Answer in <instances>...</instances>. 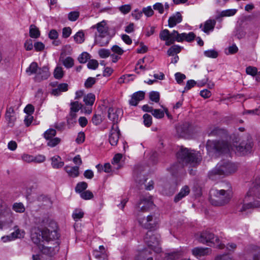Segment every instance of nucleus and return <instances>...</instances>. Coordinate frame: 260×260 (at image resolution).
<instances>
[{"mask_svg": "<svg viewBox=\"0 0 260 260\" xmlns=\"http://www.w3.org/2000/svg\"><path fill=\"white\" fill-rule=\"evenodd\" d=\"M253 143L251 139L243 141L238 146L235 147V150L226 141H210L207 142L206 148L208 151L215 150L217 153H227L232 150L236 151L240 155H245L252 151Z\"/></svg>", "mask_w": 260, "mask_h": 260, "instance_id": "nucleus-1", "label": "nucleus"}, {"mask_svg": "<svg viewBox=\"0 0 260 260\" xmlns=\"http://www.w3.org/2000/svg\"><path fill=\"white\" fill-rule=\"evenodd\" d=\"M153 205L152 199L150 196L142 198L137 205L138 213L137 219L139 224L143 228L151 229L154 228L158 223V219L154 215H149L146 217H142L140 212H146Z\"/></svg>", "mask_w": 260, "mask_h": 260, "instance_id": "nucleus-2", "label": "nucleus"}, {"mask_svg": "<svg viewBox=\"0 0 260 260\" xmlns=\"http://www.w3.org/2000/svg\"><path fill=\"white\" fill-rule=\"evenodd\" d=\"M177 156L178 160L182 164H189L193 167L199 165L202 159L199 153L186 148H181Z\"/></svg>", "mask_w": 260, "mask_h": 260, "instance_id": "nucleus-3", "label": "nucleus"}, {"mask_svg": "<svg viewBox=\"0 0 260 260\" xmlns=\"http://www.w3.org/2000/svg\"><path fill=\"white\" fill-rule=\"evenodd\" d=\"M254 197L260 199V184L254 185L249 189L243 200V205L239 209V211L243 212L249 209L260 208L259 201H254L252 203L250 202L254 199Z\"/></svg>", "mask_w": 260, "mask_h": 260, "instance_id": "nucleus-4", "label": "nucleus"}, {"mask_svg": "<svg viewBox=\"0 0 260 260\" xmlns=\"http://www.w3.org/2000/svg\"><path fill=\"white\" fill-rule=\"evenodd\" d=\"M232 196L230 189H212L210 191V202L214 206H222L229 202Z\"/></svg>", "mask_w": 260, "mask_h": 260, "instance_id": "nucleus-5", "label": "nucleus"}, {"mask_svg": "<svg viewBox=\"0 0 260 260\" xmlns=\"http://www.w3.org/2000/svg\"><path fill=\"white\" fill-rule=\"evenodd\" d=\"M237 170V166L234 163L227 161L218 164L215 168L209 173V177L213 179V176L215 175H228L235 172Z\"/></svg>", "mask_w": 260, "mask_h": 260, "instance_id": "nucleus-6", "label": "nucleus"}, {"mask_svg": "<svg viewBox=\"0 0 260 260\" xmlns=\"http://www.w3.org/2000/svg\"><path fill=\"white\" fill-rule=\"evenodd\" d=\"M198 241L203 244H206L208 245H213L219 248H223L224 245L220 242L218 238L215 237L214 235L209 231L202 232L198 238Z\"/></svg>", "mask_w": 260, "mask_h": 260, "instance_id": "nucleus-7", "label": "nucleus"}, {"mask_svg": "<svg viewBox=\"0 0 260 260\" xmlns=\"http://www.w3.org/2000/svg\"><path fill=\"white\" fill-rule=\"evenodd\" d=\"M160 236L154 234L152 231L147 232L144 237V241L148 245L149 249L153 250L156 253L161 252V248L159 246Z\"/></svg>", "mask_w": 260, "mask_h": 260, "instance_id": "nucleus-8", "label": "nucleus"}, {"mask_svg": "<svg viewBox=\"0 0 260 260\" xmlns=\"http://www.w3.org/2000/svg\"><path fill=\"white\" fill-rule=\"evenodd\" d=\"M52 244L53 246L40 245L39 246V249L42 253L50 256H53L59 250V241H56L52 243Z\"/></svg>", "mask_w": 260, "mask_h": 260, "instance_id": "nucleus-9", "label": "nucleus"}, {"mask_svg": "<svg viewBox=\"0 0 260 260\" xmlns=\"http://www.w3.org/2000/svg\"><path fill=\"white\" fill-rule=\"evenodd\" d=\"M159 38L161 40L166 41L167 46H170L176 41V34H174V30L170 33L169 30L165 29L160 31Z\"/></svg>", "mask_w": 260, "mask_h": 260, "instance_id": "nucleus-10", "label": "nucleus"}, {"mask_svg": "<svg viewBox=\"0 0 260 260\" xmlns=\"http://www.w3.org/2000/svg\"><path fill=\"white\" fill-rule=\"evenodd\" d=\"M108 113V118L113 122V124L116 125L122 115V111L120 108L110 107Z\"/></svg>", "mask_w": 260, "mask_h": 260, "instance_id": "nucleus-11", "label": "nucleus"}, {"mask_svg": "<svg viewBox=\"0 0 260 260\" xmlns=\"http://www.w3.org/2000/svg\"><path fill=\"white\" fill-rule=\"evenodd\" d=\"M43 240L48 243L52 242V243L59 241V235L56 231H50L47 229L42 230Z\"/></svg>", "mask_w": 260, "mask_h": 260, "instance_id": "nucleus-12", "label": "nucleus"}, {"mask_svg": "<svg viewBox=\"0 0 260 260\" xmlns=\"http://www.w3.org/2000/svg\"><path fill=\"white\" fill-rule=\"evenodd\" d=\"M12 213L7 204L3 200L0 199V218L2 217H11ZM4 223L0 220V229H3Z\"/></svg>", "mask_w": 260, "mask_h": 260, "instance_id": "nucleus-13", "label": "nucleus"}, {"mask_svg": "<svg viewBox=\"0 0 260 260\" xmlns=\"http://www.w3.org/2000/svg\"><path fill=\"white\" fill-rule=\"evenodd\" d=\"M192 126L188 123H185L176 127L177 134L180 137H186L191 134Z\"/></svg>", "mask_w": 260, "mask_h": 260, "instance_id": "nucleus-14", "label": "nucleus"}, {"mask_svg": "<svg viewBox=\"0 0 260 260\" xmlns=\"http://www.w3.org/2000/svg\"><path fill=\"white\" fill-rule=\"evenodd\" d=\"M31 240L38 247L42 245L41 242L44 241L42 237V231L39 228H33L31 230Z\"/></svg>", "mask_w": 260, "mask_h": 260, "instance_id": "nucleus-15", "label": "nucleus"}, {"mask_svg": "<svg viewBox=\"0 0 260 260\" xmlns=\"http://www.w3.org/2000/svg\"><path fill=\"white\" fill-rule=\"evenodd\" d=\"M120 135V131L117 125L113 124L110 132L109 141L112 146L117 144Z\"/></svg>", "mask_w": 260, "mask_h": 260, "instance_id": "nucleus-16", "label": "nucleus"}, {"mask_svg": "<svg viewBox=\"0 0 260 260\" xmlns=\"http://www.w3.org/2000/svg\"><path fill=\"white\" fill-rule=\"evenodd\" d=\"M174 34H176V41L178 42H181L184 40L190 42L193 41L196 37L193 32H189L188 34L185 32L179 34L177 31L174 30Z\"/></svg>", "mask_w": 260, "mask_h": 260, "instance_id": "nucleus-17", "label": "nucleus"}, {"mask_svg": "<svg viewBox=\"0 0 260 260\" xmlns=\"http://www.w3.org/2000/svg\"><path fill=\"white\" fill-rule=\"evenodd\" d=\"M50 76L49 69L46 66L40 68L37 74L35 77V80L37 82H40L46 80Z\"/></svg>", "mask_w": 260, "mask_h": 260, "instance_id": "nucleus-18", "label": "nucleus"}, {"mask_svg": "<svg viewBox=\"0 0 260 260\" xmlns=\"http://www.w3.org/2000/svg\"><path fill=\"white\" fill-rule=\"evenodd\" d=\"M192 254L197 258L209 255L211 253V250L209 248H203L197 247L191 250Z\"/></svg>", "mask_w": 260, "mask_h": 260, "instance_id": "nucleus-19", "label": "nucleus"}, {"mask_svg": "<svg viewBox=\"0 0 260 260\" xmlns=\"http://www.w3.org/2000/svg\"><path fill=\"white\" fill-rule=\"evenodd\" d=\"M110 39V34L95 35L94 44L99 46H106L109 44Z\"/></svg>", "mask_w": 260, "mask_h": 260, "instance_id": "nucleus-20", "label": "nucleus"}, {"mask_svg": "<svg viewBox=\"0 0 260 260\" xmlns=\"http://www.w3.org/2000/svg\"><path fill=\"white\" fill-rule=\"evenodd\" d=\"M92 28H96L98 34L95 35L109 34V28L106 21L105 20L98 23L96 25L92 26Z\"/></svg>", "mask_w": 260, "mask_h": 260, "instance_id": "nucleus-21", "label": "nucleus"}, {"mask_svg": "<svg viewBox=\"0 0 260 260\" xmlns=\"http://www.w3.org/2000/svg\"><path fill=\"white\" fill-rule=\"evenodd\" d=\"M216 21L215 20L209 19L206 21L203 25H200V28L206 34H209L210 31H212L216 25Z\"/></svg>", "mask_w": 260, "mask_h": 260, "instance_id": "nucleus-22", "label": "nucleus"}, {"mask_svg": "<svg viewBox=\"0 0 260 260\" xmlns=\"http://www.w3.org/2000/svg\"><path fill=\"white\" fill-rule=\"evenodd\" d=\"M145 94V92L142 91L135 92L132 95L131 99L129 101V104L132 106H137L140 101L144 99Z\"/></svg>", "mask_w": 260, "mask_h": 260, "instance_id": "nucleus-23", "label": "nucleus"}, {"mask_svg": "<svg viewBox=\"0 0 260 260\" xmlns=\"http://www.w3.org/2000/svg\"><path fill=\"white\" fill-rule=\"evenodd\" d=\"M6 119L8 122V126L11 127H13L16 118L15 117L14 110L12 107H10L7 109L6 113Z\"/></svg>", "mask_w": 260, "mask_h": 260, "instance_id": "nucleus-24", "label": "nucleus"}, {"mask_svg": "<svg viewBox=\"0 0 260 260\" xmlns=\"http://www.w3.org/2000/svg\"><path fill=\"white\" fill-rule=\"evenodd\" d=\"M13 229L14 231L11 234L14 240L17 239H22L24 237L25 232L23 229H20L18 225H15Z\"/></svg>", "mask_w": 260, "mask_h": 260, "instance_id": "nucleus-25", "label": "nucleus"}, {"mask_svg": "<svg viewBox=\"0 0 260 260\" xmlns=\"http://www.w3.org/2000/svg\"><path fill=\"white\" fill-rule=\"evenodd\" d=\"M64 170L70 177L76 178L79 175V167L78 166H66L64 167Z\"/></svg>", "mask_w": 260, "mask_h": 260, "instance_id": "nucleus-26", "label": "nucleus"}, {"mask_svg": "<svg viewBox=\"0 0 260 260\" xmlns=\"http://www.w3.org/2000/svg\"><path fill=\"white\" fill-rule=\"evenodd\" d=\"M182 18L179 12L176 13L175 15L169 17L168 20V25L170 27H173L177 24L182 21Z\"/></svg>", "mask_w": 260, "mask_h": 260, "instance_id": "nucleus-27", "label": "nucleus"}, {"mask_svg": "<svg viewBox=\"0 0 260 260\" xmlns=\"http://www.w3.org/2000/svg\"><path fill=\"white\" fill-rule=\"evenodd\" d=\"M190 192V188L187 185L183 186L179 192L176 195L174 198V201L175 202L177 203L180 201L182 199L187 196Z\"/></svg>", "mask_w": 260, "mask_h": 260, "instance_id": "nucleus-28", "label": "nucleus"}, {"mask_svg": "<svg viewBox=\"0 0 260 260\" xmlns=\"http://www.w3.org/2000/svg\"><path fill=\"white\" fill-rule=\"evenodd\" d=\"M64 165V162L61 161V158L58 155H55L51 158V166L54 169H60Z\"/></svg>", "mask_w": 260, "mask_h": 260, "instance_id": "nucleus-29", "label": "nucleus"}, {"mask_svg": "<svg viewBox=\"0 0 260 260\" xmlns=\"http://www.w3.org/2000/svg\"><path fill=\"white\" fill-rule=\"evenodd\" d=\"M29 34L31 38L37 39L40 36V31L35 25L31 24L29 26Z\"/></svg>", "mask_w": 260, "mask_h": 260, "instance_id": "nucleus-30", "label": "nucleus"}, {"mask_svg": "<svg viewBox=\"0 0 260 260\" xmlns=\"http://www.w3.org/2000/svg\"><path fill=\"white\" fill-rule=\"evenodd\" d=\"M151 254V252L148 249H145L141 251L138 256L137 260H153L152 256L148 257V255Z\"/></svg>", "mask_w": 260, "mask_h": 260, "instance_id": "nucleus-31", "label": "nucleus"}, {"mask_svg": "<svg viewBox=\"0 0 260 260\" xmlns=\"http://www.w3.org/2000/svg\"><path fill=\"white\" fill-rule=\"evenodd\" d=\"M39 68L38 64L36 62H32L30 63L28 68L26 69V72L29 76L34 74L36 75Z\"/></svg>", "mask_w": 260, "mask_h": 260, "instance_id": "nucleus-32", "label": "nucleus"}, {"mask_svg": "<svg viewBox=\"0 0 260 260\" xmlns=\"http://www.w3.org/2000/svg\"><path fill=\"white\" fill-rule=\"evenodd\" d=\"M95 97L94 94L90 93L84 96L83 101L87 106H92L95 101Z\"/></svg>", "mask_w": 260, "mask_h": 260, "instance_id": "nucleus-33", "label": "nucleus"}, {"mask_svg": "<svg viewBox=\"0 0 260 260\" xmlns=\"http://www.w3.org/2000/svg\"><path fill=\"white\" fill-rule=\"evenodd\" d=\"M12 209L17 213H22L25 210V208L22 203H15L12 206Z\"/></svg>", "mask_w": 260, "mask_h": 260, "instance_id": "nucleus-34", "label": "nucleus"}, {"mask_svg": "<svg viewBox=\"0 0 260 260\" xmlns=\"http://www.w3.org/2000/svg\"><path fill=\"white\" fill-rule=\"evenodd\" d=\"M181 47L178 45H173L168 50L167 53L169 56H174L181 51Z\"/></svg>", "mask_w": 260, "mask_h": 260, "instance_id": "nucleus-35", "label": "nucleus"}, {"mask_svg": "<svg viewBox=\"0 0 260 260\" xmlns=\"http://www.w3.org/2000/svg\"><path fill=\"white\" fill-rule=\"evenodd\" d=\"M75 41L78 43L81 44L84 41V34L83 31L80 30L77 32L74 36Z\"/></svg>", "mask_w": 260, "mask_h": 260, "instance_id": "nucleus-36", "label": "nucleus"}, {"mask_svg": "<svg viewBox=\"0 0 260 260\" xmlns=\"http://www.w3.org/2000/svg\"><path fill=\"white\" fill-rule=\"evenodd\" d=\"M237 10L235 9H228L222 11L220 14V17H230L234 16L237 12Z\"/></svg>", "mask_w": 260, "mask_h": 260, "instance_id": "nucleus-37", "label": "nucleus"}, {"mask_svg": "<svg viewBox=\"0 0 260 260\" xmlns=\"http://www.w3.org/2000/svg\"><path fill=\"white\" fill-rule=\"evenodd\" d=\"M56 134V131L55 129L50 128L47 130L44 134V138L48 140L53 138Z\"/></svg>", "mask_w": 260, "mask_h": 260, "instance_id": "nucleus-38", "label": "nucleus"}, {"mask_svg": "<svg viewBox=\"0 0 260 260\" xmlns=\"http://www.w3.org/2000/svg\"><path fill=\"white\" fill-rule=\"evenodd\" d=\"M53 74L55 79H60L63 77L64 75L62 68L60 67H57L54 71Z\"/></svg>", "mask_w": 260, "mask_h": 260, "instance_id": "nucleus-39", "label": "nucleus"}, {"mask_svg": "<svg viewBox=\"0 0 260 260\" xmlns=\"http://www.w3.org/2000/svg\"><path fill=\"white\" fill-rule=\"evenodd\" d=\"M84 212L81 209H75L72 214V217L75 221H78L83 217Z\"/></svg>", "mask_w": 260, "mask_h": 260, "instance_id": "nucleus-40", "label": "nucleus"}, {"mask_svg": "<svg viewBox=\"0 0 260 260\" xmlns=\"http://www.w3.org/2000/svg\"><path fill=\"white\" fill-rule=\"evenodd\" d=\"M87 187V184L85 182H81L78 183L76 187L75 190L77 192L81 193L83 192Z\"/></svg>", "mask_w": 260, "mask_h": 260, "instance_id": "nucleus-41", "label": "nucleus"}, {"mask_svg": "<svg viewBox=\"0 0 260 260\" xmlns=\"http://www.w3.org/2000/svg\"><path fill=\"white\" fill-rule=\"evenodd\" d=\"M71 111L74 112L79 111L82 107V105L79 103L78 101H75L71 103Z\"/></svg>", "mask_w": 260, "mask_h": 260, "instance_id": "nucleus-42", "label": "nucleus"}, {"mask_svg": "<svg viewBox=\"0 0 260 260\" xmlns=\"http://www.w3.org/2000/svg\"><path fill=\"white\" fill-rule=\"evenodd\" d=\"M90 59V55L87 52H83L78 57V61L81 63L86 62Z\"/></svg>", "mask_w": 260, "mask_h": 260, "instance_id": "nucleus-43", "label": "nucleus"}, {"mask_svg": "<svg viewBox=\"0 0 260 260\" xmlns=\"http://www.w3.org/2000/svg\"><path fill=\"white\" fill-rule=\"evenodd\" d=\"M63 66L67 68H71L74 66V60L71 57H67L62 61Z\"/></svg>", "mask_w": 260, "mask_h": 260, "instance_id": "nucleus-44", "label": "nucleus"}, {"mask_svg": "<svg viewBox=\"0 0 260 260\" xmlns=\"http://www.w3.org/2000/svg\"><path fill=\"white\" fill-rule=\"evenodd\" d=\"M204 55L207 57L212 58H215L217 57L218 53L215 50H208L204 51Z\"/></svg>", "mask_w": 260, "mask_h": 260, "instance_id": "nucleus-45", "label": "nucleus"}, {"mask_svg": "<svg viewBox=\"0 0 260 260\" xmlns=\"http://www.w3.org/2000/svg\"><path fill=\"white\" fill-rule=\"evenodd\" d=\"M98 54L101 58H105L111 54L110 50L106 49H101L98 51Z\"/></svg>", "mask_w": 260, "mask_h": 260, "instance_id": "nucleus-46", "label": "nucleus"}, {"mask_svg": "<svg viewBox=\"0 0 260 260\" xmlns=\"http://www.w3.org/2000/svg\"><path fill=\"white\" fill-rule=\"evenodd\" d=\"M152 115L157 119H160L164 117V111L160 109H153Z\"/></svg>", "mask_w": 260, "mask_h": 260, "instance_id": "nucleus-47", "label": "nucleus"}, {"mask_svg": "<svg viewBox=\"0 0 260 260\" xmlns=\"http://www.w3.org/2000/svg\"><path fill=\"white\" fill-rule=\"evenodd\" d=\"M131 9L132 7L129 4L122 5L118 8L119 11L123 14L128 13L131 11Z\"/></svg>", "mask_w": 260, "mask_h": 260, "instance_id": "nucleus-48", "label": "nucleus"}, {"mask_svg": "<svg viewBox=\"0 0 260 260\" xmlns=\"http://www.w3.org/2000/svg\"><path fill=\"white\" fill-rule=\"evenodd\" d=\"M238 51V47L235 44H233L227 48L225 53L226 55L233 54L237 53Z\"/></svg>", "mask_w": 260, "mask_h": 260, "instance_id": "nucleus-49", "label": "nucleus"}, {"mask_svg": "<svg viewBox=\"0 0 260 260\" xmlns=\"http://www.w3.org/2000/svg\"><path fill=\"white\" fill-rule=\"evenodd\" d=\"M143 122L147 127H149L152 124V117L150 115L145 114L143 115Z\"/></svg>", "mask_w": 260, "mask_h": 260, "instance_id": "nucleus-50", "label": "nucleus"}, {"mask_svg": "<svg viewBox=\"0 0 260 260\" xmlns=\"http://www.w3.org/2000/svg\"><path fill=\"white\" fill-rule=\"evenodd\" d=\"M149 98L151 101L158 103L159 101V93L157 91H151L149 93Z\"/></svg>", "mask_w": 260, "mask_h": 260, "instance_id": "nucleus-51", "label": "nucleus"}, {"mask_svg": "<svg viewBox=\"0 0 260 260\" xmlns=\"http://www.w3.org/2000/svg\"><path fill=\"white\" fill-rule=\"evenodd\" d=\"M246 73L248 75H250L252 76H256L257 74V69L256 67L249 66L246 69Z\"/></svg>", "mask_w": 260, "mask_h": 260, "instance_id": "nucleus-52", "label": "nucleus"}, {"mask_svg": "<svg viewBox=\"0 0 260 260\" xmlns=\"http://www.w3.org/2000/svg\"><path fill=\"white\" fill-rule=\"evenodd\" d=\"M60 142V139L59 138H52L49 140H48V142L47 143L48 146L53 147L59 144Z\"/></svg>", "mask_w": 260, "mask_h": 260, "instance_id": "nucleus-53", "label": "nucleus"}, {"mask_svg": "<svg viewBox=\"0 0 260 260\" xmlns=\"http://www.w3.org/2000/svg\"><path fill=\"white\" fill-rule=\"evenodd\" d=\"M79 16V12L78 11H72L69 13L68 19L70 21H75Z\"/></svg>", "mask_w": 260, "mask_h": 260, "instance_id": "nucleus-54", "label": "nucleus"}, {"mask_svg": "<svg viewBox=\"0 0 260 260\" xmlns=\"http://www.w3.org/2000/svg\"><path fill=\"white\" fill-rule=\"evenodd\" d=\"M96 82V79L93 77L88 78L84 83V86L86 88H90Z\"/></svg>", "mask_w": 260, "mask_h": 260, "instance_id": "nucleus-55", "label": "nucleus"}, {"mask_svg": "<svg viewBox=\"0 0 260 260\" xmlns=\"http://www.w3.org/2000/svg\"><path fill=\"white\" fill-rule=\"evenodd\" d=\"M80 197L84 200H90L93 197V195L90 191L86 190L81 192Z\"/></svg>", "mask_w": 260, "mask_h": 260, "instance_id": "nucleus-56", "label": "nucleus"}, {"mask_svg": "<svg viewBox=\"0 0 260 260\" xmlns=\"http://www.w3.org/2000/svg\"><path fill=\"white\" fill-rule=\"evenodd\" d=\"M142 12L147 17H151L153 14L154 12L151 6H148L147 7L143 8L142 9Z\"/></svg>", "mask_w": 260, "mask_h": 260, "instance_id": "nucleus-57", "label": "nucleus"}, {"mask_svg": "<svg viewBox=\"0 0 260 260\" xmlns=\"http://www.w3.org/2000/svg\"><path fill=\"white\" fill-rule=\"evenodd\" d=\"M132 17L136 20H139L142 16V11H140L138 9H135L132 13Z\"/></svg>", "mask_w": 260, "mask_h": 260, "instance_id": "nucleus-58", "label": "nucleus"}, {"mask_svg": "<svg viewBox=\"0 0 260 260\" xmlns=\"http://www.w3.org/2000/svg\"><path fill=\"white\" fill-rule=\"evenodd\" d=\"M92 121L94 125H99L102 122V118L101 115L99 114H94L92 117Z\"/></svg>", "mask_w": 260, "mask_h": 260, "instance_id": "nucleus-59", "label": "nucleus"}, {"mask_svg": "<svg viewBox=\"0 0 260 260\" xmlns=\"http://www.w3.org/2000/svg\"><path fill=\"white\" fill-rule=\"evenodd\" d=\"M89 69L95 70L99 66V63L97 60L94 59L90 60L87 64Z\"/></svg>", "mask_w": 260, "mask_h": 260, "instance_id": "nucleus-60", "label": "nucleus"}, {"mask_svg": "<svg viewBox=\"0 0 260 260\" xmlns=\"http://www.w3.org/2000/svg\"><path fill=\"white\" fill-rule=\"evenodd\" d=\"M33 155L28 154H23L21 155V159L26 162L30 163L33 162Z\"/></svg>", "mask_w": 260, "mask_h": 260, "instance_id": "nucleus-61", "label": "nucleus"}, {"mask_svg": "<svg viewBox=\"0 0 260 260\" xmlns=\"http://www.w3.org/2000/svg\"><path fill=\"white\" fill-rule=\"evenodd\" d=\"M46 157L43 155H38L37 156H34L33 162L36 163H42L45 160Z\"/></svg>", "mask_w": 260, "mask_h": 260, "instance_id": "nucleus-62", "label": "nucleus"}, {"mask_svg": "<svg viewBox=\"0 0 260 260\" xmlns=\"http://www.w3.org/2000/svg\"><path fill=\"white\" fill-rule=\"evenodd\" d=\"M111 50L114 53H116L119 55H122L124 52L122 48H121L120 47H119L118 45H114L111 48Z\"/></svg>", "mask_w": 260, "mask_h": 260, "instance_id": "nucleus-63", "label": "nucleus"}, {"mask_svg": "<svg viewBox=\"0 0 260 260\" xmlns=\"http://www.w3.org/2000/svg\"><path fill=\"white\" fill-rule=\"evenodd\" d=\"M72 33V29L70 27H66L62 29V36L63 38H68Z\"/></svg>", "mask_w": 260, "mask_h": 260, "instance_id": "nucleus-64", "label": "nucleus"}]
</instances>
